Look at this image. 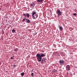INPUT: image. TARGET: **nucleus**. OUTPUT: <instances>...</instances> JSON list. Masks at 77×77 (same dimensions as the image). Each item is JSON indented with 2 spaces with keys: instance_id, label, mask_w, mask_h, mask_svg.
<instances>
[{
  "instance_id": "obj_1",
  "label": "nucleus",
  "mask_w": 77,
  "mask_h": 77,
  "mask_svg": "<svg viewBox=\"0 0 77 77\" xmlns=\"http://www.w3.org/2000/svg\"><path fill=\"white\" fill-rule=\"evenodd\" d=\"M37 59L38 62H41L42 60V57L40 56V54H38L36 55Z\"/></svg>"
},
{
  "instance_id": "obj_2",
  "label": "nucleus",
  "mask_w": 77,
  "mask_h": 77,
  "mask_svg": "<svg viewBox=\"0 0 77 77\" xmlns=\"http://www.w3.org/2000/svg\"><path fill=\"white\" fill-rule=\"evenodd\" d=\"M57 14H58V17H59L60 15H62V12L60 11V10L58 9L57 10L56 12Z\"/></svg>"
},
{
  "instance_id": "obj_3",
  "label": "nucleus",
  "mask_w": 77,
  "mask_h": 77,
  "mask_svg": "<svg viewBox=\"0 0 77 77\" xmlns=\"http://www.w3.org/2000/svg\"><path fill=\"white\" fill-rule=\"evenodd\" d=\"M59 63H60V65H63L64 63H65V60H60L59 61Z\"/></svg>"
},
{
  "instance_id": "obj_4",
  "label": "nucleus",
  "mask_w": 77,
  "mask_h": 77,
  "mask_svg": "<svg viewBox=\"0 0 77 77\" xmlns=\"http://www.w3.org/2000/svg\"><path fill=\"white\" fill-rule=\"evenodd\" d=\"M46 62V59L45 58H44L41 61V63L42 64H44L45 62Z\"/></svg>"
},
{
  "instance_id": "obj_5",
  "label": "nucleus",
  "mask_w": 77,
  "mask_h": 77,
  "mask_svg": "<svg viewBox=\"0 0 77 77\" xmlns=\"http://www.w3.org/2000/svg\"><path fill=\"white\" fill-rule=\"evenodd\" d=\"M38 14H36L33 16H32V17L33 19H36V18H38Z\"/></svg>"
},
{
  "instance_id": "obj_6",
  "label": "nucleus",
  "mask_w": 77,
  "mask_h": 77,
  "mask_svg": "<svg viewBox=\"0 0 77 77\" xmlns=\"http://www.w3.org/2000/svg\"><path fill=\"white\" fill-rule=\"evenodd\" d=\"M66 69L67 71H69L70 70V66H69V65H68L66 66Z\"/></svg>"
},
{
  "instance_id": "obj_7",
  "label": "nucleus",
  "mask_w": 77,
  "mask_h": 77,
  "mask_svg": "<svg viewBox=\"0 0 77 77\" xmlns=\"http://www.w3.org/2000/svg\"><path fill=\"white\" fill-rule=\"evenodd\" d=\"M44 0H37V3L38 4H40V3H41Z\"/></svg>"
},
{
  "instance_id": "obj_8",
  "label": "nucleus",
  "mask_w": 77,
  "mask_h": 77,
  "mask_svg": "<svg viewBox=\"0 0 77 77\" xmlns=\"http://www.w3.org/2000/svg\"><path fill=\"white\" fill-rule=\"evenodd\" d=\"M55 55L56 56H60V54L59 53V52H56L55 53Z\"/></svg>"
},
{
  "instance_id": "obj_9",
  "label": "nucleus",
  "mask_w": 77,
  "mask_h": 77,
  "mask_svg": "<svg viewBox=\"0 0 77 77\" xmlns=\"http://www.w3.org/2000/svg\"><path fill=\"white\" fill-rule=\"evenodd\" d=\"M60 54L62 56L64 57L65 56V54L64 52H61L60 53Z\"/></svg>"
},
{
  "instance_id": "obj_10",
  "label": "nucleus",
  "mask_w": 77,
  "mask_h": 77,
  "mask_svg": "<svg viewBox=\"0 0 77 77\" xmlns=\"http://www.w3.org/2000/svg\"><path fill=\"white\" fill-rule=\"evenodd\" d=\"M40 56L41 57H44V56H45V55L44 54H43L42 53H41L40 54H39Z\"/></svg>"
},
{
  "instance_id": "obj_11",
  "label": "nucleus",
  "mask_w": 77,
  "mask_h": 77,
  "mask_svg": "<svg viewBox=\"0 0 77 77\" xmlns=\"http://www.w3.org/2000/svg\"><path fill=\"white\" fill-rule=\"evenodd\" d=\"M59 29L60 30H63V28L62 27L60 26H59Z\"/></svg>"
},
{
  "instance_id": "obj_12",
  "label": "nucleus",
  "mask_w": 77,
  "mask_h": 77,
  "mask_svg": "<svg viewBox=\"0 0 77 77\" xmlns=\"http://www.w3.org/2000/svg\"><path fill=\"white\" fill-rule=\"evenodd\" d=\"M36 14V12H33L32 13V16H33V15H35Z\"/></svg>"
},
{
  "instance_id": "obj_13",
  "label": "nucleus",
  "mask_w": 77,
  "mask_h": 77,
  "mask_svg": "<svg viewBox=\"0 0 77 77\" xmlns=\"http://www.w3.org/2000/svg\"><path fill=\"white\" fill-rule=\"evenodd\" d=\"M30 22H31V21L29 20H28L26 21V23H30Z\"/></svg>"
},
{
  "instance_id": "obj_14",
  "label": "nucleus",
  "mask_w": 77,
  "mask_h": 77,
  "mask_svg": "<svg viewBox=\"0 0 77 77\" xmlns=\"http://www.w3.org/2000/svg\"><path fill=\"white\" fill-rule=\"evenodd\" d=\"M26 16L27 17V18H29V16H30V15L29 14H26Z\"/></svg>"
},
{
  "instance_id": "obj_15",
  "label": "nucleus",
  "mask_w": 77,
  "mask_h": 77,
  "mask_svg": "<svg viewBox=\"0 0 77 77\" xmlns=\"http://www.w3.org/2000/svg\"><path fill=\"white\" fill-rule=\"evenodd\" d=\"M21 76H24V73L23 72L21 74Z\"/></svg>"
},
{
  "instance_id": "obj_16",
  "label": "nucleus",
  "mask_w": 77,
  "mask_h": 77,
  "mask_svg": "<svg viewBox=\"0 0 77 77\" xmlns=\"http://www.w3.org/2000/svg\"><path fill=\"white\" fill-rule=\"evenodd\" d=\"M18 51V48H16V49H14V51Z\"/></svg>"
},
{
  "instance_id": "obj_17",
  "label": "nucleus",
  "mask_w": 77,
  "mask_h": 77,
  "mask_svg": "<svg viewBox=\"0 0 77 77\" xmlns=\"http://www.w3.org/2000/svg\"><path fill=\"white\" fill-rule=\"evenodd\" d=\"M56 71H57L54 69H53L52 71V72H56Z\"/></svg>"
},
{
  "instance_id": "obj_18",
  "label": "nucleus",
  "mask_w": 77,
  "mask_h": 77,
  "mask_svg": "<svg viewBox=\"0 0 77 77\" xmlns=\"http://www.w3.org/2000/svg\"><path fill=\"white\" fill-rule=\"evenodd\" d=\"M23 16H25V18H26L27 17V14H23Z\"/></svg>"
},
{
  "instance_id": "obj_19",
  "label": "nucleus",
  "mask_w": 77,
  "mask_h": 77,
  "mask_svg": "<svg viewBox=\"0 0 77 77\" xmlns=\"http://www.w3.org/2000/svg\"><path fill=\"white\" fill-rule=\"evenodd\" d=\"M12 33H15V30L14 29H13L12 30Z\"/></svg>"
},
{
  "instance_id": "obj_20",
  "label": "nucleus",
  "mask_w": 77,
  "mask_h": 77,
  "mask_svg": "<svg viewBox=\"0 0 77 77\" xmlns=\"http://www.w3.org/2000/svg\"><path fill=\"white\" fill-rule=\"evenodd\" d=\"M30 5L31 6H32V7H33V3L32 4H30Z\"/></svg>"
},
{
  "instance_id": "obj_21",
  "label": "nucleus",
  "mask_w": 77,
  "mask_h": 77,
  "mask_svg": "<svg viewBox=\"0 0 77 77\" xmlns=\"http://www.w3.org/2000/svg\"><path fill=\"white\" fill-rule=\"evenodd\" d=\"M25 19H26V18L23 19L22 20V22H24V21H25Z\"/></svg>"
},
{
  "instance_id": "obj_22",
  "label": "nucleus",
  "mask_w": 77,
  "mask_h": 77,
  "mask_svg": "<svg viewBox=\"0 0 77 77\" xmlns=\"http://www.w3.org/2000/svg\"><path fill=\"white\" fill-rule=\"evenodd\" d=\"M73 15H74V16H76V15H77V14H76V13H74L73 14Z\"/></svg>"
},
{
  "instance_id": "obj_23",
  "label": "nucleus",
  "mask_w": 77,
  "mask_h": 77,
  "mask_svg": "<svg viewBox=\"0 0 77 77\" xmlns=\"http://www.w3.org/2000/svg\"><path fill=\"white\" fill-rule=\"evenodd\" d=\"M31 75L32 76H33V73H31Z\"/></svg>"
},
{
  "instance_id": "obj_24",
  "label": "nucleus",
  "mask_w": 77,
  "mask_h": 77,
  "mask_svg": "<svg viewBox=\"0 0 77 77\" xmlns=\"http://www.w3.org/2000/svg\"><path fill=\"white\" fill-rule=\"evenodd\" d=\"M33 4V6H35V5H36V4L35 3H32Z\"/></svg>"
},
{
  "instance_id": "obj_25",
  "label": "nucleus",
  "mask_w": 77,
  "mask_h": 77,
  "mask_svg": "<svg viewBox=\"0 0 77 77\" xmlns=\"http://www.w3.org/2000/svg\"><path fill=\"white\" fill-rule=\"evenodd\" d=\"M11 59H14V58L13 57H11Z\"/></svg>"
},
{
  "instance_id": "obj_26",
  "label": "nucleus",
  "mask_w": 77,
  "mask_h": 77,
  "mask_svg": "<svg viewBox=\"0 0 77 77\" xmlns=\"http://www.w3.org/2000/svg\"><path fill=\"white\" fill-rule=\"evenodd\" d=\"M28 20H29V19H25V20H26V21H27V20L28 21Z\"/></svg>"
},
{
  "instance_id": "obj_27",
  "label": "nucleus",
  "mask_w": 77,
  "mask_h": 77,
  "mask_svg": "<svg viewBox=\"0 0 77 77\" xmlns=\"http://www.w3.org/2000/svg\"><path fill=\"white\" fill-rule=\"evenodd\" d=\"M36 34H37V32H36V33H35L34 34V35H36Z\"/></svg>"
},
{
  "instance_id": "obj_28",
  "label": "nucleus",
  "mask_w": 77,
  "mask_h": 77,
  "mask_svg": "<svg viewBox=\"0 0 77 77\" xmlns=\"http://www.w3.org/2000/svg\"><path fill=\"white\" fill-rule=\"evenodd\" d=\"M15 66H16V65H14V67H15Z\"/></svg>"
},
{
  "instance_id": "obj_29",
  "label": "nucleus",
  "mask_w": 77,
  "mask_h": 77,
  "mask_svg": "<svg viewBox=\"0 0 77 77\" xmlns=\"http://www.w3.org/2000/svg\"><path fill=\"white\" fill-rule=\"evenodd\" d=\"M33 69H32V72H33Z\"/></svg>"
},
{
  "instance_id": "obj_30",
  "label": "nucleus",
  "mask_w": 77,
  "mask_h": 77,
  "mask_svg": "<svg viewBox=\"0 0 77 77\" xmlns=\"http://www.w3.org/2000/svg\"><path fill=\"white\" fill-rule=\"evenodd\" d=\"M54 47H55V46H56V45H54Z\"/></svg>"
},
{
  "instance_id": "obj_31",
  "label": "nucleus",
  "mask_w": 77,
  "mask_h": 77,
  "mask_svg": "<svg viewBox=\"0 0 77 77\" xmlns=\"http://www.w3.org/2000/svg\"><path fill=\"white\" fill-rule=\"evenodd\" d=\"M67 74H68V73H67Z\"/></svg>"
}]
</instances>
